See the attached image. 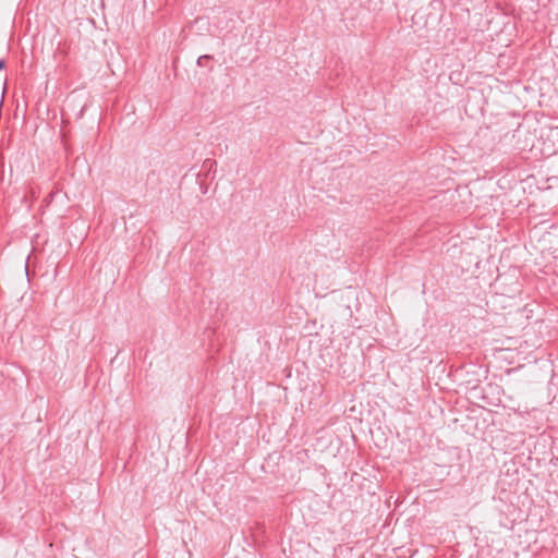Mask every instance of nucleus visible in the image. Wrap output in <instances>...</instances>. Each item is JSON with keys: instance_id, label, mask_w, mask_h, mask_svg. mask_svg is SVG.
Masks as SVG:
<instances>
[{"instance_id": "f257e3e1", "label": "nucleus", "mask_w": 558, "mask_h": 558, "mask_svg": "<svg viewBox=\"0 0 558 558\" xmlns=\"http://www.w3.org/2000/svg\"><path fill=\"white\" fill-rule=\"evenodd\" d=\"M210 60H213V56H210V54H203V56L198 57L197 65L206 66L207 62L210 61Z\"/></svg>"}, {"instance_id": "f03ea898", "label": "nucleus", "mask_w": 558, "mask_h": 558, "mask_svg": "<svg viewBox=\"0 0 558 558\" xmlns=\"http://www.w3.org/2000/svg\"><path fill=\"white\" fill-rule=\"evenodd\" d=\"M150 180L154 181L156 184H159V182H160L159 173L156 170H151V171L148 172V174H147V183Z\"/></svg>"}, {"instance_id": "7ed1b4c3", "label": "nucleus", "mask_w": 558, "mask_h": 558, "mask_svg": "<svg viewBox=\"0 0 558 558\" xmlns=\"http://www.w3.org/2000/svg\"><path fill=\"white\" fill-rule=\"evenodd\" d=\"M217 165L216 160L214 159H206L203 163L205 168H207L209 171Z\"/></svg>"}, {"instance_id": "20e7f679", "label": "nucleus", "mask_w": 558, "mask_h": 558, "mask_svg": "<svg viewBox=\"0 0 558 558\" xmlns=\"http://www.w3.org/2000/svg\"><path fill=\"white\" fill-rule=\"evenodd\" d=\"M7 66V61L5 59H0V70H3L4 68Z\"/></svg>"}]
</instances>
